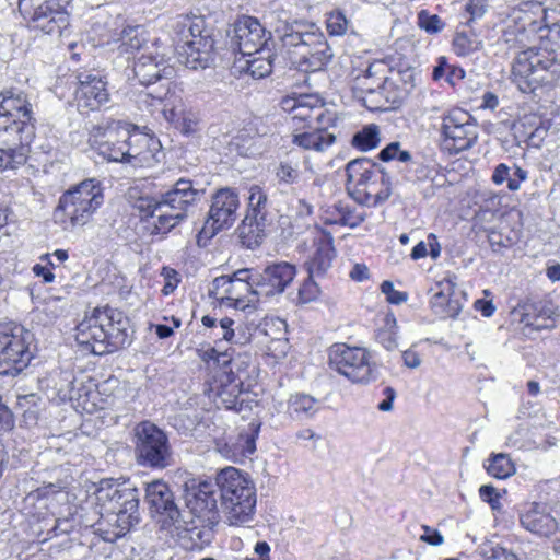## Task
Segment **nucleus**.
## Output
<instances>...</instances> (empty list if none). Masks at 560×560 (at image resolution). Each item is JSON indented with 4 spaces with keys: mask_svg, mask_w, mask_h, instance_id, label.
<instances>
[{
    "mask_svg": "<svg viewBox=\"0 0 560 560\" xmlns=\"http://www.w3.org/2000/svg\"><path fill=\"white\" fill-rule=\"evenodd\" d=\"M189 179H178L161 199L144 196L135 201V209L151 235H166L187 217L188 208L200 197Z\"/></svg>",
    "mask_w": 560,
    "mask_h": 560,
    "instance_id": "1",
    "label": "nucleus"
},
{
    "mask_svg": "<svg viewBox=\"0 0 560 560\" xmlns=\"http://www.w3.org/2000/svg\"><path fill=\"white\" fill-rule=\"evenodd\" d=\"M95 497L97 504L107 514L106 522L97 523L96 528L103 540L115 541L139 522L137 489L102 480Z\"/></svg>",
    "mask_w": 560,
    "mask_h": 560,
    "instance_id": "2",
    "label": "nucleus"
},
{
    "mask_svg": "<svg viewBox=\"0 0 560 560\" xmlns=\"http://www.w3.org/2000/svg\"><path fill=\"white\" fill-rule=\"evenodd\" d=\"M221 506L229 525L238 526L254 518L256 488L248 474L235 467L220 470L215 478Z\"/></svg>",
    "mask_w": 560,
    "mask_h": 560,
    "instance_id": "3",
    "label": "nucleus"
},
{
    "mask_svg": "<svg viewBox=\"0 0 560 560\" xmlns=\"http://www.w3.org/2000/svg\"><path fill=\"white\" fill-rule=\"evenodd\" d=\"M179 61L197 70L210 67L215 56V39L212 30L200 16H182L176 22Z\"/></svg>",
    "mask_w": 560,
    "mask_h": 560,
    "instance_id": "4",
    "label": "nucleus"
},
{
    "mask_svg": "<svg viewBox=\"0 0 560 560\" xmlns=\"http://www.w3.org/2000/svg\"><path fill=\"white\" fill-rule=\"evenodd\" d=\"M560 78V61L546 50L527 49L517 54L512 65V82L522 93H534Z\"/></svg>",
    "mask_w": 560,
    "mask_h": 560,
    "instance_id": "5",
    "label": "nucleus"
},
{
    "mask_svg": "<svg viewBox=\"0 0 560 560\" xmlns=\"http://www.w3.org/2000/svg\"><path fill=\"white\" fill-rule=\"evenodd\" d=\"M104 202L101 182L89 178L63 192L58 210L71 228L85 225Z\"/></svg>",
    "mask_w": 560,
    "mask_h": 560,
    "instance_id": "6",
    "label": "nucleus"
},
{
    "mask_svg": "<svg viewBox=\"0 0 560 560\" xmlns=\"http://www.w3.org/2000/svg\"><path fill=\"white\" fill-rule=\"evenodd\" d=\"M331 370L353 384L366 385L377 378V368L366 348L334 343L328 350Z\"/></svg>",
    "mask_w": 560,
    "mask_h": 560,
    "instance_id": "7",
    "label": "nucleus"
},
{
    "mask_svg": "<svg viewBox=\"0 0 560 560\" xmlns=\"http://www.w3.org/2000/svg\"><path fill=\"white\" fill-rule=\"evenodd\" d=\"M35 136L34 124L0 117V171L23 165Z\"/></svg>",
    "mask_w": 560,
    "mask_h": 560,
    "instance_id": "8",
    "label": "nucleus"
},
{
    "mask_svg": "<svg viewBox=\"0 0 560 560\" xmlns=\"http://www.w3.org/2000/svg\"><path fill=\"white\" fill-rule=\"evenodd\" d=\"M32 338V332L21 325L0 324V375H16L30 364Z\"/></svg>",
    "mask_w": 560,
    "mask_h": 560,
    "instance_id": "9",
    "label": "nucleus"
},
{
    "mask_svg": "<svg viewBox=\"0 0 560 560\" xmlns=\"http://www.w3.org/2000/svg\"><path fill=\"white\" fill-rule=\"evenodd\" d=\"M71 1L19 0V11L32 28L47 35H59L69 24Z\"/></svg>",
    "mask_w": 560,
    "mask_h": 560,
    "instance_id": "10",
    "label": "nucleus"
},
{
    "mask_svg": "<svg viewBox=\"0 0 560 560\" xmlns=\"http://www.w3.org/2000/svg\"><path fill=\"white\" fill-rule=\"evenodd\" d=\"M253 272L241 269L232 276H220L212 281L209 293L220 305L246 311L258 302V293H255Z\"/></svg>",
    "mask_w": 560,
    "mask_h": 560,
    "instance_id": "11",
    "label": "nucleus"
},
{
    "mask_svg": "<svg viewBox=\"0 0 560 560\" xmlns=\"http://www.w3.org/2000/svg\"><path fill=\"white\" fill-rule=\"evenodd\" d=\"M280 107L291 116L293 129L313 128L317 122H330L335 115L324 108L322 98L316 94L285 95L280 101Z\"/></svg>",
    "mask_w": 560,
    "mask_h": 560,
    "instance_id": "12",
    "label": "nucleus"
},
{
    "mask_svg": "<svg viewBox=\"0 0 560 560\" xmlns=\"http://www.w3.org/2000/svg\"><path fill=\"white\" fill-rule=\"evenodd\" d=\"M136 451L141 464L164 468L170 464L171 447L166 434L151 422H141L136 428Z\"/></svg>",
    "mask_w": 560,
    "mask_h": 560,
    "instance_id": "13",
    "label": "nucleus"
},
{
    "mask_svg": "<svg viewBox=\"0 0 560 560\" xmlns=\"http://www.w3.org/2000/svg\"><path fill=\"white\" fill-rule=\"evenodd\" d=\"M270 38V32L266 31L257 19L244 16L234 24L231 44L243 57H252L267 48Z\"/></svg>",
    "mask_w": 560,
    "mask_h": 560,
    "instance_id": "14",
    "label": "nucleus"
},
{
    "mask_svg": "<svg viewBox=\"0 0 560 560\" xmlns=\"http://www.w3.org/2000/svg\"><path fill=\"white\" fill-rule=\"evenodd\" d=\"M296 276L295 266L287 261L268 264L262 271L252 275L255 293L259 296L281 294L292 283Z\"/></svg>",
    "mask_w": 560,
    "mask_h": 560,
    "instance_id": "15",
    "label": "nucleus"
},
{
    "mask_svg": "<svg viewBox=\"0 0 560 560\" xmlns=\"http://www.w3.org/2000/svg\"><path fill=\"white\" fill-rule=\"evenodd\" d=\"M442 131L450 150L460 152L472 147L478 138L477 126L467 112L454 110L443 118Z\"/></svg>",
    "mask_w": 560,
    "mask_h": 560,
    "instance_id": "16",
    "label": "nucleus"
},
{
    "mask_svg": "<svg viewBox=\"0 0 560 560\" xmlns=\"http://www.w3.org/2000/svg\"><path fill=\"white\" fill-rule=\"evenodd\" d=\"M238 207V195L234 190L219 189L212 197L209 217L201 233H210L212 236L223 228L231 226L236 220Z\"/></svg>",
    "mask_w": 560,
    "mask_h": 560,
    "instance_id": "17",
    "label": "nucleus"
},
{
    "mask_svg": "<svg viewBox=\"0 0 560 560\" xmlns=\"http://www.w3.org/2000/svg\"><path fill=\"white\" fill-rule=\"evenodd\" d=\"M105 323H109L106 307L94 308L91 315H86L77 326L75 340L78 343L85 346L94 354L106 353Z\"/></svg>",
    "mask_w": 560,
    "mask_h": 560,
    "instance_id": "18",
    "label": "nucleus"
},
{
    "mask_svg": "<svg viewBox=\"0 0 560 560\" xmlns=\"http://www.w3.org/2000/svg\"><path fill=\"white\" fill-rule=\"evenodd\" d=\"M106 82L92 73L78 75V88L74 98L80 112H93L105 106L109 102V93Z\"/></svg>",
    "mask_w": 560,
    "mask_h": 560,
    "instance_id": "19",
    "label": "nucleus"
},
{
    "mask_svg": "<svg viewBox=\"0 0 560 560\" xmlns=\"http://www.w3.org/2000/svg\"><path fill=\"white\" fill-rule=\"evenodd\" d=\"M163 117L184 135H191L198 130V114L186 107L176 86L166 91Z\"/></svg>",
    "mask_w": 560,
    "mask_h": 560,
    "instance_id": "20",
    "label": "nucleus"
},
{
    "mask_svg": "<svg viewBox=\"0 0 560 560\" xmlns=\"http://www.w3.org/2000/svg\"><path fill=\"white\" fill-rule=\"evenodd\" d=\"M545 9L538 1H525L513 8L505 20V35L536 32L544 19Z\"/></svg>",
    "mask_w": 560,
    "mask_h": 560,
    "instance_id": "21",
    "label": "nucleus"
},
{
    "mask_svg": "<svg viewBox=\"0 0 560 560\" xmlns=\"http://www.w3.org/2000/svg\"><path fill=\"white\" fill-rule=\"evenodd\" d=\"M127 161L133 166L152 167L159 162L160 141L148 135L133 129L130 131V139L126 149Z\"/></svg>",
    "mask_w": 560,
    "mask_h": 560,
    "instance_id": "22",
    "label": "nucleus"
},
{
    "mask_svg": "<svg viewBox=\"0 0 560 560\" xmlns=\"http://www.w3.org/2000/svg\"><path fill=\"white\" fill-rule=\"evenodd\" d=\"M455 280V276L443 279L438 284L440 290L431 299V308L441 318H455L463 308L464 295L456 290Z\"/></svg>",
    "mask_w": 560,
    "mask_h": 560,
    "instance_id": "23",
    "label": "nucleus"
},
{
    "mask_svg": "<svg viewBox=\"0 0 560 560\" xmlns=\"http://www.w3.org/2000/svg\"><path fill=\"white\" fill-rule=\"evenodd\" d=\"M520 522L526 530L540 537H549L558 530V522L541 503L526 504L520 513Z\"/></svg>",
    "mask_w": 560,
    "mask_h": 560,
    "instance_id": "24",
    "label": "nucleus"
},
{
    "mask_svg": "<svg viewBox=\"0 0 560 560\" xmlns=\"http://www.w3.org/2000/svg\"><path fill=\"white\" fill-rule=\"evenodd\" d=\"M335 121L324 120L313 125V128L294 129L292 142L303 150L324 152L336 141L335 133L329 131V128L335 126Z\"/></svg>",
    "mask_w": 560,
    "mask_h": 560,
    "instance_id": "25",
    "label": "nucleus"
},
{
    "mask_svg": "<svg viewBox=\"0 0 560 560\" xmlns=\"http://www.w3.org/2000/svg\"><path fill=\"white\" fill-rule=\"evenodd\" d=\"M159 47H153L152 51L143 52L133 65L135 77L143 85H149L172 74L173 69L167 66L165 55L160 52Z\"/></svg>",
    "mask_w": 560,
    "mask_h": 560,
    "instance_id": "26",
    "label": "nucleus"
},
{
    "mask_svg": "<svg viewBox=\"0 0 560 560\" xmlns=\"http://www.w3.org/2000/svg\"><path fill=\"white\" fill-rule=\"evenodd\" d=\"M211 481H201L187 487L185 501L187 508L198 517L211 520L217 513L215 490Z\"/></svg>",
    "mask_w": 560,
    "mask_h": 560,
    "instance_id": "27",
    "label": "nucleus"
},
{
    "mask_svg": "<svg viewBox=\"0 0 560 560\" xmlns=\"http://www.w3.org/2000/svg\"><path fill=\"white\" fill-rule=\"evenodd\" d=\"M130 139V125L118 122L115 127H109L103 135V139L97 144L98 153L113 162H126L128 140Z\"/></svg>",
    "mask_w": 560,
    "mask_h": 560,
    "instance_id": "28",
    "label": "nucleus"
},
{
    "mask_svg": "<svg viewBox=\"0 0 560 560\" xmlns=\"http://www.w3.org/2000/svg\"><path fill=\"white\" fill-rule=\"evenodd\" d=\"M313 244L315 252L307 260L306 267L312 277H320L331 267L332 260L336 257L332 236L329 232L316 229Z\"/></svg>",
    "mask_w": 560,
    "mask_h": 560,
    "instance_id": "29",
    "label": "nucleus"
},
{
    "mask_svg": "<svg viewBox=\"0 0 560 560\" xmlns=\"http://www.w3.org/2000/svg\"><path fill=\"white\" fill-rule=\"evenodd\" d=\"M243 381L234 372L226 370L218 373L210 384V392L218 405L226 409H234L237 406L240 395L242 394Z\"/></svg>",
    "mask_w": 560,
    "mask_h": 560,
    "instance_id": "30",
    "label": "nucleus"
},
{
    "mask_svg": "<svg viewBox=\"0 0 560 560\" xmlns=\"http://www.w3.org/2000/svg\"><path fill=\"white\" fill-rule=\"evenodd\" d=\"M0 117L33 122V107L27 95L15 89L2 92L0 94Z\"/></svg>",
    "mask_w": 560,
    "mask_h": 560,
    "instance_id": "31",
    "label": "nucleus"
},
{
    "mask_svg": "<svg viewBox=\"0 0 560 560\" xmlns=\"http://www.w3.org/2000/svg\"><path fill=\"white\" fill-rule=\"evenodd\" d=\"M380 168V165L369 159H357L347 164V190L353 199L359 195V191H363L365 186L369 187L374 182L372 179L374 173Z\"/></svg>",
    "mask_w": 560,
    "mask_h": 560,
    "instance_id": "32",
    "label": "nucleus"
},
{
    "mask_svg": "<svg viewBox=\"0 0 560 560\" xmlns=\"http://www.w3.org/2000/svg\"><path fill=\"white\" fill-rule=\"evenodd\" d=\"M215 450L224 458L234 463H241L254 454L256 451V442L254 435L240 433L218 440L215 442Z\"/></svg>",
    "mask_w": 560,
    "mask_h": 560,
    "instance_id": "33",
    "label": "nucleus"
},
{
    "mask_svg": "<svg viewBox=\"0 0 560 560\" xmlns=\"http://www.w3.org/2000/svg\"><path fill=\"white\" fill-rule=\"evenodd\" d=\"M145 499L150 509L155 513L166 514L171 520L178 516L173 493L165 482L156 480L149 483L145 490Z\"/></svg>",
    "mask_w": 560,
    "mask_h": 560,
    "instance_id": "34",
    "label": "nucleus"
},
{
    "mask_svg": "<svg viewBox=\"0 0 560 560\" xmlns=\"http://www.w3.org/2000/svg\"><path fill=\"white\" fill-rule=\"evenodd\" d=\"M275 33L279 37L282 47L296 49L295 55L299 56L306 42V36L311 35V25H305L298 21L289 22L279 20L275 27Z\"/></svg>",
    "mask_w": 560,
    "mask_h": 560,
    "instance_id": "35",
    "label": "nucleus"
},
{
    "mask_svg": "<svg viewBox=\"0 0 560 560\" xmlns=\"http://www.w3.org/2000/svg\"><path fill=\"white\" fill-rule=\"evenodd\" d=\"M372 179L374 182L369 187L365 186L363 191H359L354 198L355 201L368 207H376L385 202L392 194L390 177L382 167L374 173Z\"/></svg>",
    "mask_w": 560,
    "mask_h": 560,
    "instance_id": "36",
    "label": "nucleus"
},
{
    "mask_svg": "<svg viewBox=\"0 0 560 560\" xmlns=\"http://www.w3.org/2000/svg\"><path fill=\"white\" fill-rule=\"evenodd\" d=\"M106 314L109 323H105V346H107V352H113L128 343V322L117 310L106 307Z\"/></svg>",
    "mask_w": 560,
    "mask_h": 560,
    "instance_id": "37",
    "label": "nucleus"
},
{
    "mask_svg": "<svg viewBox=\"0 0 560 560\" xmlns=\"http://www.w3.org/2000/svg\"><path fill=\"white\" fill-rule=\"evenodd\" d=\"M270 226L269 218H256L246 215L238 226L240 238L247 248L259 246L267 235Z\"/></svg>",
    "mask_w": 560,
    "mask_h": 560,
    "instance_id": "38",
    "label": "nucleus"
},
{
    "mask_svg": "<svg viewBox=\"0 0 560 560\" xmlns=\"http://www.w3.org/2000/svg\"><path fill=\"white\" fill-rule=\"evenodd\" d=\"M201 323L205 327L209 328V337L213 339L215 345L224 340L230 343H240V339L236 337L234 324L235 322L229 317L217 319L209 315L201 318Z\"/></svg>",
    "mask_w": 560,
    "mask_h": 560,
    "instance_id": "39",
    "label": "nucleus"
},
{
    "mask_svg": "<svg viewBox=\"0 0 560 560\" xmlns=\"http://www.w3.org/2000/svg\"><path fill=\"white\" fill-rule=\"evenodd\" d=\"M528 173L522 167L513 164L509 166L505 163H500L494 167L492 173V182L495 185H502L503 183L508 184V188L511 191H516L521 188L522 183L527 180Z\"/></svg>",
    "mask_w": 560,
    "mask_h": 560,
    "instance_id": "40",
    "label": "nucleus"
},
{
    "mask_svg": "<svg viewBox=\"0 0 560 560\" xmlns=\"http://www.w3.org/2000/svg\"><path fill=\"white\" fill-rule=\"evenodd\" d=\"M275 176L280 185L293 186L302 189L310 177L302 172L298 162L291 160L281 161L275 171Z\"/></svg>",
    "mask_w": 560,
    "mask_h": 560,
    "instance_id": "41",
    "label": "nucleus"
},
{
    "mask_svg": "<svg viewBox=\"0 0 560 560\" xmlns=\"http://www.w3.org/2000/svg\"><path fill=\"white\" fill-rule=\"evenodd\" d=\"M287 411L294 420L310 419L318 411V401L310 395L295 394L290 397Z\"/></svg>",
    "mask_w": 560,
    "mask_h": 560,
    "instance_id": "42",
    "label": "nucleus"
},
{
    "mask_svg": "<svg viewBox=\"0 0 560 560\" xmlns=\"http://www.w3.org/2000/svg\"><path fill=\"white\" fill-rule=\"evenodd\" d=\"M537 313L534 316L526 314L522 317L521 322L526 326L530 327L533 330H552L556 328V318L557 313L556 310L548 304L541 305L539 308H536Z\"/></svg>",
    "mask_w": 560,
    "mask_h": 560,
    "instance_id": "43",
    "label": "nucleus"
},
{
    "mask_svg": "<svg viewBox=\"0 0 560 560\" xmlns=\"http://www.w3.org/2000/svg\"><path fill=\"white\" fill-rule=\"evenodd\" d=\"M119 42L118 49L121 55L133 54L147 44V32L141 26H128L121 32Z\"/></svg>",
    "mask_w": 560,
    "mask_h": 560,
    "instance_id": "44",
    "label": "nucleus"
},
{
    "mask_svg": "<svg viewBox=\"0 0 560 560\" xmlns=\"http://www.w3.org/2000/svg\"><path fill=\"white\" fill-rule=\"evenodd\" d=\"M273 67V55L270 49L265 48L255 52L246 60V71L254 79H262L268 77Z\"/></svg>",
    "mask_w": 560,
    "mask_h": 560,
    "instance_id": "45",
    "label": "nucleus"
},
{
    "mask_svg": "<svg viewBox=\"0 0 560 560\" xmlns=\"http://www.w3.org/2000/svg\"><path fill=\"white\" fill-rule=\"evenodd\" d=\"M318 55L324 58H332V51L328 45L325 35L315 25H311V35L306 36L304 47L300 55Z\"/></svg>",
    "mask_w": 560,
    "mask_h": 560,
    "instance_id": "46",
    "label": "nucleus"
},
{
    "mask_svg": "<svg viewBox=\"0 0 560 560\" xmlns=\"http://www.w3.org/2000/svg\"><path fill=\"white\" fill-rule=\"evenodd\" d=\"M486 469L489 475L497 479H505L515 472V466L509 455L499 453L488 459Z\"/></svg>",
    "mask_w": 560,
    "mask_h": 560,
    "instance_id": "47",
    "label": "nucleus"
},
{
    "mask_svg": "<svg viewBox=\"0 0 560 560\" xmlns=\"http://www.w3.org/2000/svg\"><path fill=\"white\" fill-rule=\"evenodd\" d=\"M397 323L394 315L388 314L384 319V327L376 334V340L387 351H394L398 348Z\"/></svg>",
    "mask_w": 560,
    "mask_h": 560,
    "instance_id": "48",
    "label": "nucleus"
},
{
    "mask_svg": "<svg viewBox=\"0 0 560 560\" xmlns=\"http://www.w3.org/2000/svg\"><path fill=\"white\" fill-rule=\"evenodd\" d=\"M248 192V210L246 215L258 219L259 217L268 218L267 194L257 185H253Z\"/></svg>",
    "mask_w": 560,
    "mask_h": 560,
    "instance_id": "49",
    "label": "nucleus"
},
{
    "mask_svg": "<svg viewBox=\"0 0 560 560\" xmlns=\"http://www.w3.org/2000/svg\"><path fill=\"white\" fill-rule=\"evenodd\" d=\"M326 30L330 36H343L351 28V21L340 9L326 13Z\"/></svg>",
    "mask_w": 560,
    "mask_h": 560,
    "instance_id": "50",
    "label": "nucleus"
},
{
    "mask_svg": "<svg viewBox=\"0 0 560 560\" xmlns=\"http://www.w3.org/2000/svg\"><path fill=\"white\" fill-rule=\"evenodd\" d=\"M380 143V129L376 125L365 126L357 132L352 139V145L361 151H369L376 148Z\"/></svg>",
    "mask_w": 560,
    "mask_h": 560,
    "instance_id": "51",
    "label": "nucleus"
},
{
    "mask_svg": "<svg viewBox=\"0 0 560 560\" xmlns=\"http://www.w3.org/2000/svg\"><path fill=\"white\" fill-rule=\"evenodd\" d=\"M452 46L457 56L465 57L481 49L482 42L475 34L457 33Z\"/></svg>",
    "mask_w": 560,
    "mask_h": 560,
    "instance_id": "52",
    "label": "nucleus"
},
{
    "mask_svg": "<svg viewBox=\"0 0 560 560\" xmlns=\"http://www.w3.org/2000/svg\"><path fill=\"white\" fill-rule=\"evenodd\" d=\"M292 62L295 63L304 72H316L322 69L330 61L331 58H324L322 56L312 55H299L291 57Z\"/></svg>",
    "mask_w": 560,
    "mask_h": 560,
    "instance_id": "53",
    "label": "nucleus"
},
{
    "mask_svg": "<svg viewBox=\"0 0 560 560\" xmlns=\"http://www.w3.org/2000/svg\"><path fill=\"white\" fill-rule=\"evenodd\" d=\"M292 62L295 63L304 72H316L322 69L330 61L331 58H324L322 56L312 55H299L291 57Z\"/></svg>",
    "mask_w": 560,
    "mask_h": 560,
    "instance_id": "54",
    "label": "nucleus"
},
{
    "mask_svg": "<svg viewBox=\"0 0 560 560\" xmlns=\"http://www.w3.org/2000/svg\"><path fill=\"white\" fill-rule=\"evenodd\" d=\"M231 348L221 350L219 345L215 347L208 348L203 350L200 354L201 359L206 362L213 361L219 366L222 368V371L225 370L226 364L236 365V361L232 360V353L230 352Z\"/></svg>",
    "mask_w": 560,
    "mask_h": 560,
    "instance_id": "55",
    "label": "nucleus"
},
{
    "mask_svg": "<svg viewBox=\"0 0 560 560\" xmlns=\"http://www.w3.org/2000/svg\"><path fill=\"white\" fill-rule=\"evenodd\" d=\"M418 25L427 33L435 34L445 27V23L436 14H430L428 11L422 10L418 13Z\"/></svg>",
    "mask_w": 560,
    "mask_h": 560,
    "instance_id": "56",
    "label": "nucleus"
},
{
    "mask_svg": "<svg viewBox=\"0 0 560 560\" xmlns=\"http://www.w3.org/2000/svg\"><path fill=\"white\" fill-rule=\"evenodd\" d=\"M166 102V93L164 96L154 95L150 92L140 93L138 96V105L141 109H147L153 113L155 109L161 110L163 114L164 104Z\"/></svg>",
    "mask_w": 560,
    "mask_h": 560,
    "instance_id": "57",
    "label": "nucleus"
},
{
    "mask_svg": "<svg viewBox=\"0 0 560 560\" xmlns=\"http://www.w3.org/2000/svg\"><path fill=\"white\" fill-rule=\"evenodd\" d=\"M37 311L46 316L45 322L49 323L58 318L63 313V302L59 298H49L44 301L42 307Z\"/></svg>",
    "mask_w": 560,
    "mask_h": 560,
    "instance_id": "58",
    "label": "nucleus"
},
{
    "mask_svg": "<svg viewBox=\"0 0 560 560\" xmlns=\"http://www.w3.org/2000/svg\"><path fill=\"white\" fill-rule=\"evenodd\" d=\"M313 278L314 277L310 275V277L299 288L298 298L301 303L313 302L320 293L319 287Z\"/></svg>",
    "mask_w": 560,
    "mask_h": 560,
    "instance_id": "59",
    "label": "nucleus"
},
{
    "mask_svg": "<svg viewBox=\"0 0 560 560\" xmlns=\"http://www.w3.org/2000/svg\"><path fill=\"white\" fill-rule=\"evenodd\" d=\"M380 159L384 162L397 159L400 162H408L411 160V155L408 151L400 150L398 142H392L385 147L378 154Z\"/></svg>",
    "mask_w": 560,
    "mask_h": 560,
    "instance_id": "60",
    "label": "nucleus"
},
{
    "mask_svg": "<svg viewBox=\"0 0 560 560\" xmlns=\"http://www.w3.org/2000/svg\"><path fill=\"white\" fill-rule=\"evenodd\" d=\"M373 75H374L373 66H370L366 69L364 75L358 77L355 79V89L360 90L361 92H368V93H374L376 90L381 89L382 84H383V79H378L377 82H375L372 85H370L368 83V80L371 79Z\"/></svg>",
    "mask_w": 560,
    "mask_h": 560,
    "instance_id": "61",
    "label": "nucleus"
},
{
    "mask_svg": "<svg viewBox=\"0 0 560 560\" xmlns=\"http://www.w3.org/2000/svg\"><path fill=\"white\" fill-rule=\"evenodd\" d=\"M487 2L488 0H469L465 7V11L469 15L467 24L480 19L485 14L487 10Z\"/></svg>",
    "mask_w": 560,
    "mask_h": 560,
    "instance_id": "62",
    "label": "nucleus"
},
{
    "mask_svg": "<svg viewBox=\"0 0 560 560\" xmlns=\"http://www.w3.org/2000/svg\"><path fill=\"white\" fill-rule=\"evenodd\" d=\"M479 495L482 501L490 504L493 510L500 509V495L497 489L490 485H483L479 489Z\"/></svg>",
    "mask_w": 560,
    "mask_h": 560,
    "instance_id": "63",
    "label": "nucleus"
},
{
    "mask_svg": "<svg viewBox=\"0 0 560 560\" xmlns=\"http://www.w3.org/2000/svg\"><path fill=\"white\" fill-rule=\"evenodd\" d=\"M481 560H518L516 556L504 548L491 547L485 551Z\"/></svg>",
    "mask_w": 560,
    "mask_h": 560,
    "instance_id": "64",
    "label": "nucleus"
}]
</instances>
